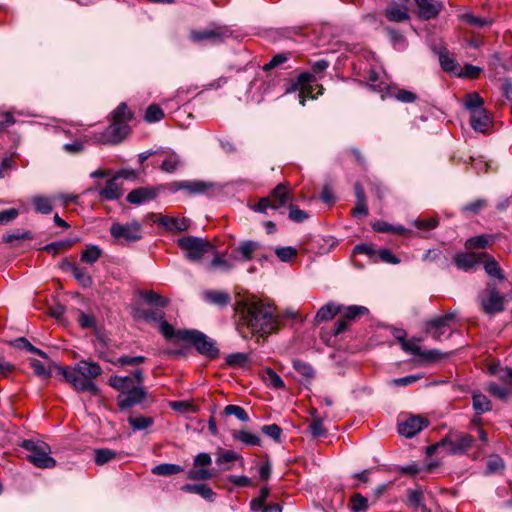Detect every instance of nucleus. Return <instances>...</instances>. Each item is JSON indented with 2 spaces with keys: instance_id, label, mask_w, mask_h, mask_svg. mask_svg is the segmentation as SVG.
Here are the masks:
<instances>
[{
  "instance_id": "f257e3e1",
  "label": "nucleus",
  "mask_w": 512,
  "mask_h": 512,
  "mask_svg": "<svg viewBox=\"0 0 512 512\" xmlns=\"http://www.w3.org/2000/svg\"><path fill=\"white\" fill-rule=\"evenodd\" d=\"M237 330L243 338L248 334L265 337L278 328L276 308L255 297L237 302L235 307Z\"/></svg>"
},
{
  "instance_id": "f03ea898",
  "label": "nucleus",
  "mask_w": 512,
  "mask_h": 512,
  "mask_svg": "<svg viewBox=\"0 0 512 512\" xmlns=\"http://www.w3.org/2000/svg\"><path fill=\"white\" fill-rule=\"evenodd\" d=\"M179 340L191 344L195 350L209 360H215L220 355V350L214 339L196 329H184L179 334Z\"/></svg>"
},
{
  "instance_id": "7ed1b4c3",
  "label": "nucleus",
  "mask_w": 512,
  "mask_h": 512,
  "mask_svg": "<svg viewBox=\"0 0 512 512\" xmlns=\"http://www.w3.org/2000/svg\"><path fill=\"white\" fill-rule=\"evenodd\" d=\"M21 447L28 452L26 459L35 467L51 469L56 466V460L50 456L51 447L46 442L28 439L22 442Z\"/></svg>"
},
{
  "instance_id": "20e7f679",
  "label": "nucleus",
  "mask_w": 512,
  "mask_h": 512,
  "mask_svg": "<svg viewBox=\"0 0 512 512\" xmlns=\"http://www.w3.org/2000/svg\"><path fill=\"white\" fill-rule=\"evenodd\" d=\"M177 245L184 251L187 260L200 262L204 255L214 253V246L206 239L196 236H185L177 240Z\"/></svg>"
},
{
  "instance_id": "39448f33",
  "label": "nucleus",
  "mask_w": 512,
  "mask_h": 512,
  "mask_svg": "<svg viewBox=\"0 0 512 512\" xmlns=\"http://www.w3.org/2000/svg\"><path fill=\"white\" fill-rule=\"evenodd\" d=\"M504 299V295L498 291L493 280L487 283L484 293L478 295L481 308L487 315H494L504 311Z\"/></svg>"
},
{
  "instance_id": "423d86ee",
  "label": "nucleus",
  "mask_w": 512,
  "mask_h": 512,
  "mask_svg": "<svg viewBox=\"0 0 512 512\" xmlns=\"http://www.w3.org/2000/svg\"><path fill=\"white\" fill-rule=\"evenodd\" d=\"M232 35L231 30L226 26L211 24L201 30H192L190 39L195 43L209 42L211 44H220Z\"/></svg>"
},
{
  "instance_id": "0eeeda50",
  "label": "nucleus",
  "mask_w": 512,
  "mask_h": 512,
  "mask_svg": "<svg viewBox=\"0 0 512 512\" xmlns=\"http://www.w3.org/2000/svg\"><path fill=\"white\" fill-rule=\"evenodd\" d=\"M473 443V436L459 431H450L441 438V444H446V452L453 455L465 453Z\"/></svg>"
},
{
  "instance_id": "6e6552de",
  "label": "nucleus",
  "mask_w": 512,
  "mask_h": 512,
  "mask_svg": "<svg viewBox=\"0 0 512 512\" xmlns=\"http://www.w3.org/2000/svg\"><path fill=\"white\" fill-rule=\"evenodd\" d=\"M59 373L64 377L65 381L70 383L78 392H89L93 396L100 393L98 386L90 379L81 376L77 371H73L71 367H59Z\"/></svg>"
},
{
  "instance_id": "1a4fd4ad",
  "label": "nucleus",
  "mask_w": 512,
  "mask_h": 512,
  "mask_svg": "<svg viewBox=\"0 0 512 512\" xmlns=\"http://www.w3.org/2000/svg\"><path fill=\"white\" fill-rule=\"evenodd\" d=\"M455 319V313L449 312L444 315L435 316L424 323V332L435 341H441L442 336L450 331L451 325Z\"/></svg>"
},
{
  "instance_id": "9d476101",
  "label": "nucleus",
  "mask_w": 512,
  "mask_h": 512,
  "mask_svg": "<svg viewBox=\"0 0 512 512\" xmlns=\"http://www.w3.org/2000/svg\"><path fill=\"white\" fill-rule=\"evenodd\" d=\"M110 234L115 239H123L126 242L133 243L142 238V226L136 220L126 224L113 223L110 227Z\"/></svg>"
},
{
  "instance_id": "9b49d317",
  "label": "nucleus",
  "mask_w": 512,
  "mask_h": 512,
  "mask_svg": "<svg viewBox=\"0 0 512 512\" xmlns=\"http://www.w3.org/2000/svg\"><path fill=\"white\" fill-rule=\"evenodd\" d=\"M131 128L127 123L121 121H113L107 126L97 138L103 144H119L121 143L130 133Z\"/></svg>"
},
{
  "instance_id": "f8f14e48",
  "label": "nucleus",
  "mask_w": 512,
  "mask_h": 512,
  "mask_svg": "<svg viewBox=\"0 0 512 512\" xmlns=\"http://www.w3.org/2000/svg\"><path fill=\"white\" fill-rule=\"evenodd\" d=\"M147 391L143 386L130 387L119 393L117 405L121 411L140 405L146 399Z\"/></svg>"
},
{
  "instance_id": "ddd939ff",
  "label": "nucleus",
  "mask_w": 512,
  "mask_h": 512,
  "mask_svg": "<svg viewBox=\"0 0 512 512\" xmlns=\"http://www.w3.org/2000/svg\"><path fill=\"white\" fill-rule=\"evenodd\" d=\"M429 425L427 418L411 416L398 424V432L406 438H412Z\"/></svg>"
},
{
  "instance_id": "4468645a",
  "label": "nucleus",
  "mask_w": 512,
  "mask_h": 512,
  "mask_svg": "<svg viewBox=\"0 0 512 512\" xmlns=\"http://www.w3.org/2000/svg\"><path fill=\"white\" fill-rule=\"evenodd\" d=\"M270 489L267 486L261 488L258 497L250 501L252 512H282V506L276 502L267 503Z\"/></svg>"
},
{
  "instance_id": "2eb2a0df",
  "label": "nucleus",
  "mask_w": 512,
  "mask_h": 512,
  "mask_svg": "<svg viewBox=\"0 0 512 512\" xmlns=\"http://www.w3.org/2000/svg\"><path fill=\"white\" fill-rule=\"evenodd\" d=\"M159 187H139L130 191L126 200L134 205H142L146 202L153 201L159 194Z\"/></svg>"
},
{
  "instance_id": "dca6fc26",
  "label": "nucleus",
  "mask_w": 512,
  "mask_h": 512,
  "mask_svg": "<svg viewBox=\"0 0 512 512\" xmlns=\"http://www.w3.org/2000/svg\"><path fill=\"white\" fill-rule=\"evenodd\" d=\"M470 124L475 131L485 133L492 124V117L485 108L477 109L470 114Z\"/></svg>"
},
{
  "instance_id": "f3484780",
  "label": "nucleus",
  "mask_w": 512,
  "mask_h": 512,
  "mask_svg": "<svg viewBox=\"0 0 512 512\" xmlns=\"http://www.w3.org/2000/svg\"><path fill=\"white\" fill-rule=\"evenodd\" d=\"M156 154L163 158L160 169L165 173H174L182 165L180 156L172 150L156 151Z\"/></svg>"
},
{
  "instance_id": "a211bd4d",
  "label": "nucleus",
  "mask_w": 512,
  "mask_h": 512,
  "mask_svg": "<svg viewBox=\"0 0 512 512\" xmlns=\"http://www.w3.org/2000/svg\"><path fill=\"white\" fill-rule=\"evenodd\" d=\"M418 6L419 17L425 20L434 18L443 8V4L434 0H414Z\"/></svg>"
},
{
  "instance_id": "6ab92c4d",
  "label": "nucleus",
  "mask_w": 512,
  "mask_h": 512,
  "mask_svg": "<svg viewBox=\"0 0 512 512\" xmlns=\"http://www.w3.org/2000/svg\"><path fill=\"white\" fill-rule=\"evenodd\" d=\"M272 209L277 210L293 201V196L287 191L284 184H278L270 193Z\"/></svg>"
},
{
  "instance_id": "aec40b11",
  "label": "nucleus",
  "mask_w": 512,
  "mask_h": 512,
  "mask_svg": "<svg viewBox=\"0 0 512 512\" xmlns=\"http://www.w3.org/2000/svg\"><path fill=\"white\" fill-rule=\"evenodd\" d=\"M159 226L164 227L170 232H183L189 227V221L186 218H176L172 216H160L157 220Z\"/></svg>"
},
{
  "instance_id": "412c9836",
  "label": "nucleus",
  "mask_w": 512,
  "mask_h": 512,
  "mask_svg": "<svg viewBox=\"0 0 512 512\" xmlns=\"http://www.w3.org/2000/svg\"><path fill=\"white\" fill-rule=\"evenodd\" d=\"M354 192L356 197V205L352 209V215L355 218L366 217L368 215L367 200L365 191L359 182L355 183Z\"/></svg>"
},
{
  "instance_id": "4be33fe9",
  "label": "nucleus",
  "mask_w": 512,
  "mask_h": 512,
  "mask_svg": "<svg viewBox=\"0 0 512 512\" xmlns=\"http://www.w3.org/2000/svg\"><path fill=\"white\" fill-rule=\"evenodd\" d=\"M480 256L474 253L459 252L453 257V263L459 270L469 271L473 269L479 262Z\"/></svg>"
},
{
  "instance_id": "5701e85b",
  "label": "nucleus",
  "mask_w": 512,
  "mask_h": 512,
  "mask_svg": "<svg viewBox=\"0 0 512 512\" xmlns=\"http://www.w3.org/2000/svg\"><path fill=\"white\" fill-rule=\"evenodd\" d=\"M72 370L77 371L81 376L90 380L98 377L102 373V369L98 363L85 360L78 362Z\"/></svg>"
},
{
  "instance_id": "b1692460",
  "label": "nucleus",
  "mask_w": 512,
  "mask_h": 512,
  "mask_svg": "<svg viewBox=\"0 0 512 512\" xmlns=\"http://www.w3.org/2000/svg\"><path fill=\"white\" fill-rule=\"evenodd\" d=\"M479 256H480V259L481 258L485 259V261H484V269H485V272L490 277L497 278L501 282L505 280V276L503 274V270L500 267L499 263L495 260L494 257H492L491 255H489V254H487L485 252L479 254Z\"/></svg>"
},
{
  "instance_id": "393cba45",
  "label": "nucleus",
  "mask_w": 512,
  "mask_h": 512,
  "mask_svg": "<svg viewBox=\"0 0 512 512\" xmlns=\"http://www.w3.org/2000/svg\"><path fill=\"white\" fill-rule=\"evenodd\" d=\"M133 316L135 319H142L147 323H160L165 319V312L162 308L157 307L156 309H137Z\"/></svg>"
},
{
  "instance_id": "a878e982",
  "label": "nucleus",
  "mask_w": 512,
  "mask_h": 512,
  "mask_svg": "<svg viewBox=\"0 0 512 512\" xmlns=\"http://www.w3.org/2000/svg\"><path fill=\"white\" fill-rule=\"evenodd\" d=\"M212 187H213V184L207 183L205 181H200V180H194V181L185 180L184 184L180 186V188H184V190L190 196L205 194Z\"/></svg>"
},
{
  "instance_id": "bb28decb",
  "label": "nucleus",
  "mask_w": 512,
  "mask_h": 512,
  "mask_svg": "<svg viewBox=\"0 0 512 512\" xmlns=\"http://www.w3.org/2000/svg\"><path fill=\"white\" fill-rule=\"evenodd\" d=\"M458 18L462 23L479 29L489 27L493 23L492 18L479 17L470 12L460 14Z\"/></svg>"
},
{
  "instance_id": "cd10ccee",
  "label": "nucleus",
  "mask_w": 512,
  "mask_h": 512,
  "mask_svg": "<svg viewBox=\"0 0 512 512\" xmlns=\"http://www.w3.org/2000/svg\"><path fill=\"white\" fill-rule=\"evenodd\" d=\"M232 439L234 441H239L245 446L254 447L261 445V438L254 433H251L246 430H234L232 432Z\"/></svg>"
},
{
  "instance_id": "c85d7f7f",
  "label": "nucleus",
  "mask_w": 512,
  "mask_h": 512,
  "mask_svg": "<svg viewBox=\"0 0 512 512\" xmlns=\"http://www.w3.org/2000/svg\"><path fill=\"white\" fill-rule=\"evenodd\" d=\"M342 311V305H336L334 303H327L322 306L316 313L315 322L321 323L334 318L335 315Z\"/></svg>"
},
{
  "instance_id": "c756f323",
  "label": "nucleus",
  "mask_w": 512,
  "mask_h": 512,
  "mask_svg": "<svg viewBox=\"0 0 512 512\" xmlns=\"http://www.w3.org/2000/svg\"><path fill=\"white\" fill-rule=\"evenodd\" d=\"M292 365L294 370L302 377L300 379L301 382L310 383L315 377V370L309 363L295 359Z\"/></svg>"
},
{
  "instance_id": "7c9ffc66",
  "label": "nucleus",
  "mask_w": 512,
  "mask_h": 512,
  "mask_svg": "<svg viewBox=\"0 0 512 512\" xmlns=\"http://www.w3.org/2000/svg\"><path fill=\"white\" fill-rule=\"evenodd\" d=\"M260 247V244L256 241L246 240L242 241L235 252L239 256V260L243 262L250 261L253 258V253Z\"/></svg>"
},
{
  "instance_id": "2f4dec72",
  "label": "nucleus",
  "mask_w": 512,
  "mask_h": 512,
  "mask_svg": "<svg viewBox=\"0 0 512 512\" xmlns=\"http://www.w3.org/2000/svg\"><path fill=\"white\" fill-rule=\"evenodd\" d=\"M369 313V310L365 306L361 305H350V306H343L342 305V311L339 313L343 318H345L348 322L349 321H355L362 316H365Z\"/></svg>"
},
{
  "instance_id": "473e14b6",
  "label": "nucleus",
  "mask_w": 512,
  "mask_h": 512,
  "mask_svg": "<svg viewBox=\"0 0 512 512\" xmlns=\"http://www.w3.org/2000/svg\"><path fill=\"white\" fill-rule=\"evenodd\" d=\"M121 453L109 448H99L94 450V461L98 466L109 463L112 460L120 459Z\"/></svg>"
},
{
  "instance_id": "72a5a7b5",
  "label": "nucleus",
  "mask_w": 512,
  "mask_h": 512,
  "mask_svg": "<svg viewBox=\"0 0 512 512\" xmlns=\"http://www.w3.org/2000/svg\"><path fill=\"white\" fill-rule=\"evenodd\" d=\"M496 240L495 235L490 234H481L474 237H471L466 241L465 246L468 249H484L490 244L494 243Z\"/></svg>"
},
{
  "instance_id": "f704fd0d",
  "label": "nucleus",
  "mask_w": 512,
  "mask_h": 512,
  "mask_svg": "<svg viewBox=\"0 0 512 512\" xmlns=\"http://www.w3.org/2000/svg\"><path fill=\"white\" fill-rule=\"evenodd\" d=\"M238 461L239 465L244 467V458L234 450H222L220 449L217 453L216 464L222 466L223 464Z\"/></svg>"
},
{
  "instance_id": "c9c22d12",
  "label": "nucleus",
  "mask_w": 512,
  "mask_h": 512,
  "mask_svg": "<svg viewBox=\"0 0 512 512\" xmlns=\"http://www.w3.org/2000/svg\"><path fill=\"white\" fill-rule=\"evenodd\" d=\"M101 198L105 200H116L120 198L121 192L117 184V178L113 177L106 182V185L99 192Z\"/></svg>"
},
{
  "instance_id": "e433bc0d",
  "label": "nucleus",
  "mask_w": 512,
  "mask_h": 512,
  "mask_svg": "<svg viewBox=\"0 0 512 512\" xmlns=\"http://www.w3.org/2000/svg\"><path fill=\"white\" fill-rule=\"evenodd\" d=\"M205 299L211 304L225 307L230 303V295L226 292L209 290L205 292Z\"/></svg>"
},
{
  "instance_id": "4c0bfd02",
  "label": "nucleus",
  "mask_w": 512,
  "mask_h": 512,
  "mask_svg": "<svg viewBox=\"0 0 512 512\" xmlns=\"http://www.w3.org/2000/svg\"><path fill=\"white\" fill-rule=\"evenodd\" d=\"M141 298L151 306L157 308H164L169 304V299L156 293L155 291H146L140 293Z\"/></svg>"
},
{
  "instance_id": "58836bf2",
  "label": "nucleus",
  "mask_w": 512,
  "mask_h": 512,
  "mask_svg": "<svg viewBox=\"0 0 512 512\" xmlns=\"http://www.w3.org/2000/svg\"><path fill=\"white\" fill-rule=\"evenodd\" d=\"M11 345L16 348V349H19V350H26L27 352H30V353H33V354H37L39 355L40 357L42 358H48V355L46 352H44L43 350L41 349H38L36 348L35 346H33L28 339H26L25 337H19V338H16L14 339L12 342H11Z\"/></svg>"
},
{
  "instance_id": "ea45409f",
  "label": "nucleus",
  "mask_w": 512,
  "mask_h": 512,
  "mask_svg": "<svg viewBox=\"0 0 512 512\" xmlns=\"http://www.w3.org/2000/svg\"><path fill=\"white\" fill-rule=\"evenodd\" d=\"M134 117L133 112L128 108L125 102H121L111 113V120L127 123Z\"/></svg>"
},
{
  "instance_id": "a19ab883",
  "label": "nucleus",
  "mask_w": 512,
  "mask_h": 512,
  "mask_svg": "<svg viewBox=\"0 0 512 512\" xmlns=\"http://www.w3.org/2000/svg\"><path fill=\"white\" fill-rule=\"evenodd\" d=\"M423 260L436 263L441 269L449 268L447 256H442V252L438 249H429L423 255Z\"/></svg>"
},
{
  "instance_id": "79ce46f5",
  "label": "nucleus",
  "mask_w": 512,
  "mask_h": 512,
  "mask_svg": "<svg viewBox=\"0 0 512 512\" xmlns=\"http://www.w3.org/2000/svg\"><path fill=\"white\" fill-rule=\"evenodd\" d=\"M108 384L119 392L136 386L131 376H111L108 380Z\"/></svg>"
},
{
  "instance_id": "37998d69",
  "label": "nucleus",
  "mask_w": 512,
  "mask_h": 512,
  "mask_svg": "<svg viewBox=\"0 0 512 512\" xmlns=\"http://www.w3.org/2000/svg\"><path fill=\"white\" fill-rule=\"evenodd\" d=\"M184 468L181 465L173 463H162L152 468V473L159 476H170L181 473Z\"/></svg>"
},
{
  "instance_id": "c03bdc74",
  "label": "nucleus",
  "mask_w": 512,
  "mask_h": 512,
  "mask_svg": "<svg viewBox=\"0 0 512 512\" xmlns=\"http://www.w3.org/2000/svg\"><path fill=\"white\" fill-rule=\"evenodd\" d=\"M385 17L390 22H402L409 18V14L405 7H400L399 5H394V6L388 7L386 9Z\"/></svg>"
},
{
  "instance_id": "a18cd8bd",
  "label": "nucleus",
  "mask_w": 512,
  "mask_h": 512,
  "mask_svg": "<svg viewBox=\"0 0 512 512\" xmlns=\"http://www.w3.org/2000/svg\"><path fill=\"white\" fill-rule=\"evenodd\" d=\"M102 255V250L97 245H87L86 249L81 252L80 259L82 262L87 264H94Z\"/></svg>"
},
{
  "instance_id": "49530a36",
  "label": "nucleus",
  "mask_w": 512,
  "mask_h": 512,
  "mask_svg": "<svg viewBox=\"0 0 512 512\" xmlns=\"http://www.w3.org/2000/svg\"><path fill=\"white\" fill-rule=\"evenodd\" d=\"M77 283L84 289L91 288L93 285L92 276L89 274L87 268L80 267L79 265L75 268L72 273Z\"/></svg>"
},
{
  "instance_id": "de8ad7c7",
  "label": "nucleus",
  "mask_w": 512,
  "mask_h": 512,
  "mask_svg": "<svg viewBox=\"0 0 512 512\" xmlns=\"http://www.w3.org/2000/svg\"><path fill=\"white\" fill-rule=\"evenodd\" d=\"M473 408L478 415L488 412L492 409L491 401L481 393L473 394Z\"/></svg>"
},
{
  "instance_id": "09e8293b",
  "label": "nucleus",
  "mask_w": 512,
  "mask_h": 512,
  "mask_svg": "<svg viewBox=\"0 0 512 512\" xmlns=\"http://www.w3.org/2000/svg\"><path fill=\"white\" fill-rule=\"evenodd\" d=\"M128 423L133 431H141L151 427L154 424V418L142 415L136 417L130 416Z\"/></svg>"
},
{
  "instance_id": "8fccbe9b",
  "label": "nucleus",
  "mask_w": 512,
  "mask_h": 512,
  "mask_svg": "<svg viewBox=\"0 0 512 512\" xmlns=\"http://www.w3.org/2000/svg\"><path fill=\"white\" fill-rule=\"evenodd\" d=\"M75 242L76 241L73 239H65L57 242H52L42 247L41 250L51 253L53 255H57L60 251L70 249L75 244Z\"/></svg>"
},
{
  "instance_id": "3c124183",
  "label": "nucleus",
  "mask_w": 512,
  "mask_h": 512,
  "mask_svg": "<svg viewBox=\"0 0 512 512\" xmlns=\"http://www.w3.org/2000/svg\"><path fill=\"white\" fill-rule=\"evenodd\" d=\"M54 199L44 197V196H35L32 199L33 206L35 211L41 214H49L53 210L52 201Z\"/></svg>"
},
{
  "instance_id": "603ef678",
  "label": "nucleus",
  "mask_w": 512,
  "mask_h": 512,
  "mask_svg": "<svg viewBox=\"0 0 512 512\" xmlns=\"http://www.w3.org/2000/svg\"><path fill=\"white\" fill-rule=\"evenodd\" d=\"M439 61L441 68L448 73H453L455 75L459 74V64L456 60L449 56L448 53H440Z\"/></svg>"
},
{
  "instance_id": "864d4df0",
  "label": "nucleus",
  "mask_w": 512,
  "mask_h": 512,
  "mask_svg": "<svg viewBox=\"0 0 512 512\" xmlns=\"http://www.w3.org/2000/svg\"><path fill=\"white\" fill-rule=\"evenodd\" d=\"M165 116L163 109L158 104H150L144 115V120L148 123L161 121Z\"/></svg>"
},
{
  "instance_id": "5fc2aeb1",
  "label": "nucleus",
  "mask_w": 512,
  "mask_h": 512,
  "mask_svg": "<svg viewBox=\"0 0 512 512\" xmlns=\"http://www.w3.org/2000/svg\"><path fill=\"white\" fill-rule=\"evenodd\" d=\"M487 206V200L480 198L465 204L461 207L460 211L464 215H477L482 209Z\"/></svg>"
},
{
  "instance_id": "6e6d98bb",
  "label": "nucleus",
  "mask_w": 512,
  "mask_h": 512,
  "mask_svg": "<svg viewBox=\"0 0 512 512\" xmlns=\"http://www.w3.org/2000/svg\"><path fill=\"white\" fill-rule=\"evenodd\" d=\"M263 380L265 383L274 388V389H282L285 387L284 381L281 377L271 368H267L263 374Z\"/></svg>"
},
{
  "instance_id": "4d7b16f0",
  "label": "nucleus",
  "mask_w": 512,
  "mask_h": 512,
  "mask_svg": "<svg viewBox=\"0 0 512 512\" xmlns=\"http://www.w3.org/2000/svg\"><path fill=\"white\" fill-rule=\"evenodd\" d=\"M349 507L352 512H366L368 509V499L360 493H355L350 498Z\"/></svg>"
},
{
  "instance_id": "13d9d810",
  "label": "nucleus",
  "mask_w": 512,
  "mask_h": 512,
  "mask_svg": "<svg viewBox=\"0 0 512 512\" xmlns=\"http://www.w3.org/2000/svg\"><path fill=\"white\" fill-rule=\"evenodd\" d=\"M215 476L210 469L202 467V468H193L187 472V478L193 481H205L211 479Z\"/></svg>"
},
{
  "instance_id": "bf43d9fd",
  "label": "nucleus",
  "mask_w": 512,
  "mask_h": 512,
  "mask_svg": "<svg viewBox=\"0 0 512 512\" xmlns=\"http://www.w3.org/2000/svg\"><path fill=\"white\" fill-rule=\"evenodd\" d=\"M483 104H484V101H483L482 97L477 92L469 93L466 95L465 107H466V109H468L470 111V114L473 111H476L477 109L484 108Z\"/></svg>"
},
{
  "instance_id": "052dcab7",
  "label": "nucleus",
  "mask_w": 512,
  "mask_h": 512,
  "mask_svg": "<svg viewBox=\"0 0 512 512\" xmlns=\"http://www.w3.org/2000/svg\"><path fill=\"white\" fill-rule=\"evenodd\" d=\"M223 414L226 415V416H235L238 420L242 421V422H248L249 421V416L246 412V410L241 407V406H238V405H227L224 410H223Z\"/></svg>"
},
{
  "instance_id": "680f3d73",
  "label": "nucleus",
  "mask_w": 512,
  "mask_h": 512,
  "mask_svg": "<svg viewBox=\"0 0 512 512\" xmlns=\"http://www.w3.org/2000/svg\"><path fill=\"white\" fill-rule=\"evenodd\" d=\"M316 413L317 411L314 410L311 415L315 417ZM308 430L315 438L325 436L327 433L326 429L323 427L322 418H314L312 423L309 424Z\"/></svg>"
},
{
  "instance_id": "e2e57ef3",
  "label": "nucleus",
  "mask_w": 512,
  "mask_h": 512,
  "mask_svg": "<svg viewBox=\"0 0 512 512\" xmlns=\"http://www.w3.org/2000/svg\"><path fill=\"white\" fill-rule=\"evenodd\" d=\"M504 467L503 459L499 455H492L487 461L486 471L488 474H494L504 470Z\"/></svg>"
},
{
  "instance_id": "0e129e2a",
  "label": "nucleus",
  "mask_w": 512,
  "mask_h": 512,
  "mask_svg": "<svg viewBox=\"0 0 512 512\" xmlns=\"http://www.w3.org/2000/svg\"><path fill=\"white\" fill-rule=\"evenodd\" d=\"M390 95L403 103H413L417 100V95L414 92L405 89H395Z\"/></svg>"
},
{
  "instance_id": "69168bd1",
  "label": "nucleus",
  "mask_w": 512,
  "mask_h": 512,
  "mask_svg": "<svg viewBox=\"0 0 512 512\" xmlns=\"http://www.w3.org/2000/svg\"><path fill=\"white\" fill-rule=\"evenodd\" d=\"M288 217L293 222L302 223L309 218V215L304 210H301L297 205L290 203Z\"/></svg>"
},
{
  "instance_id": "338daca9",
  "label": "nucleus",
  "mask_w": 512,
  "mask_h": 512,
  "mask_svg": "<svg viewBox=\"0 0 512 512\" xmlns=\"http://www.w3.org/2000/svg\"><path fill=\"white\" fill-rule=\"evenodd\" d=\"M290 57V53H278L271 58V60L263 66V71H270L279 65L285 63Z\"/></svg>"
},
{
  "instance_id": "774afa93",
  "label": "nucleus",
  "mask_w": 512,
  "mask_h": 512,
  "mask_svg": "<svg viewBox=\"0 0 512 512\" xmlns=\"http://www.w3.org/2000/svg\"><path fill=\"white\" fill-rule=\"evenodd\" d=\"M487 390L490 394L501 400H505L510 393L507 387L501 386L497 383H490Z\"/></svg>"
}]
</instances>
